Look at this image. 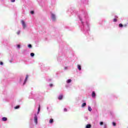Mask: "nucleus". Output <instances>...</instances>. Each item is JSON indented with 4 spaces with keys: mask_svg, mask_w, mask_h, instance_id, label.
<instances>
[{
    "mask_svg": "<svg viewBox=\"0 0 128 128\" xmlns=\"http://www.w3.org/2000/svg\"><path fill=\"white\" fill-rule=\"evenodd\" d=\"M18 108H20V106H17L14 107L15 110H18Z\"/></svg>",
    "mask_w": 128,
    "mask_h": 128,
    "instance_id": "2eb2a0df",
    "label": "nucleus"
},
{
    "mask_svg": "<svg viewBox=\"0 0 128 128\" xmlns=\"http://www.w3.org/2000/svg\"><path fill=\"white\" fill-rule=\"evenodd\" d=\"M2 120H3V122H6V120H8V118L6 117H3L2 118Z\"/></svg>",
    "mask_w": 128,
    "mask_h": 128,
    "instance_id": "0eeeda50",
    "label": "nucleus"
},
{
    "mask_svg": "<svg viewBox=\"0 0 128 128\" xmlns=\"http://www.w3.org/2000/svg\"><path fill=\"white\" fill-rule=\"evenodd\" d=\"M64 112H68V109H66V108H64Z\"/></svg>",
    "mask_w": 128,
    "mask_h": 128,
    "instance_id": "5701e85b",
    "label": "nucleus"
},
{
    "mask_svg": "<svg viewBox=\"0 0 128 128\" xmlns=\"http://www.w3.org/2000/svg\"><path fill=\"white\" fill-rule=\"evenodd\" d=\"M124 26V25L122 24H119V28H122Z\"/></svg>",
    "mask_w": 128,
    "mask_h": 128,
    "instance_id": "dca6fc26",
    "label": "nucleus"
},
{
    "mask_svg": "<svg viewBox=\"0 0 128 128\" xmlns=\"http://www.w3.org/2000/svg\"><path fill=\"white\" fill-rule=\"evenodd\" d=\"M28 48H32V44H29L28 45Z\"/></svg>",
    "mask_w": 128,
    "mask_h": 128,
    "instance_id": "aec40b11",
    "label": "nucleus"
},
{
    "mask_svg": "<svg viewBox=\"0 0 128 128\" xmlns=\"http://www.w3.org/2000/svg\"><path fill=\"white\" fill-rule=\"evenodd\" d=\"M86 106V103L84 102L82 105V108H84V106Z\"/></svg>",
    "mask_w": 128,
    "mask_h": 128,
    "instance_id": "9b49d317",
    "label": "nucleus"
},
{
    "mask_svg": "<svg viewBox=\"0 0 128 128\" xmlns=\"http://www.w3.org/2000/svg\"><path fill=\"white\" fill-rule=\"evenodd\" d=\"M30 12L32 14H34V12L33 10L31 11Z\"/></svg>",
    "mask_w": 128,
    "mask_h": 128,
    "instance_id": "412c9836",
    "label": "nucleus"
},
{
    "mask_svg": "<svg viewBox=\"0 0 128 128\" xmlns=\"http://www.w3.org/2000/svg\"><path fill=\"white\" fill-rule=\"evenodd\" d=\"M30 54L31 56H34V52L30 53Z\"/></svg>",
    "mask_w": 128,
    "mask_h": 128,
    "instance_id": "f3484780",
    "label": "nucleus"
},
{
    "mask_svg": "<svg viewBox=\"0 0 128 128\" xmlns=\"http://www.w3.org/2000/svg\"><path fill=\"white\" fill-rule=\"evenodd\" d=\"M12 2H16V0H10Z\"/></svg>",
    "mask_w": 128,
    "mask_h": 128,
    "instance_id": "bb28decb",
    "label": "nucleus"
},
{
    "mask_svg": "<svg viewBox=\"0 0 128 128\" xmlns=\"http://www.w3.org/2000/svg\"><path fill=\"white\" fill-rule=\"evenodd\" d=\"M113 22H118V20H116V18H114Z\"/></svg>",
    "mask_w": 128,
    "mask_h": 128,
    "instance_id": "6ab92c4d",
    "label": "nucleus"
},
{
    "mask_svg": "<svg viewBox=\"0 0 128 128\" xmlns=\"http://www.w3.org/2000/svg\"><path fill=\"white\" fill-rule=\"evenodd\" d=\"M28 75H26V78H25L24 82V83L23 84H26V80H28Z\"/></svg>",
    "mask_w": 128,
    "mask_h": 128,
    "instance_id": "39448f33",
    "label": "nucleus"
},
{
    "mask_svg": "<svg viewBox=\"0 0 128 128\" xmlns=\"http://www.w3.org/2000/svg\"><path fill=\"white\" fill-rule=\"evenodd\" d=\"M50 124H53L54 123V119H50L49 121Z\"/></svg>",
    "mask_w": 128,
    "mask_h": 128,
    "instance_id": "f8f14e48",
    "label": "nucleus"
},
{
    "mask_svg": "<svg viewBox=\"0 0 128 128\" xmlns=\"http://www.w3.org/2000/svg\"><path fill=\"white\" fill-rule=\"evenodd\" d=\"M88 110H89V112H92V108H90V106H88Z\"/></svg>",
    "mask_w": 128,
    "mask_h": 128,
    "instance_id": "4468645a",
    "label": "nucleus"
},
{
    "mask_svg": "<svg viewBox=\"0 0 128 128\" xmlns=\"http://www.w3.org/2000/svg\"><path fill=\"white\" fill-rule=\"evenodd\" d=\"M78 70H82V67H81L80 65H78Z\"/></svg>",
    "mask_w": 128,
    "mask_h": 128,
    "instance_id": "9d476101",
    "label": "nucleus"
},
{
    "mask_svg": "<svg viewBox=\"0 0 128 128\" xmlns=\"http://www.w3.org/2000/svg\"><path fill=\"white\" fill-rule=\"evenodd\" d=\"M17 47H18V48H20V45L18 44V45L17 46Z\"/></svg>",
    "mask_w": 128,
    "mask_h": 128,
    "instance_id": "a878e982",
    "label": "nucleus"
},
{
    "mask_svg": "<svg viewBox=\"0 0 128 128\" xmlns=\"http://www.w3.org/2000/svg\"><path fill=\"white\" fill-rule=\"evenodd\" d=\"M62 98H64V95L61 94V95L59 96L58 98V100H62Z\"/></svg>",
    "mask_w": 128,
    "mask_h": 128,
    "instance_id": "20e7f679",
    "label": "nucleus"
},
{
    "mask_svg": "<svg viewBox=\"0 0 128 128\" xmlns=\"http://www.w3.org/2000/svg\"><path fill=\"white\" fill-rule=\"evenodd\" d=\"M21 22L22 24V26L24 28H26V23L24 22V20H22L21 21Z\"/></svg>",
    "mask_w": 128,
    "mask_h": 128,
    "instance_id": "f257e3e1",
    "label": "nucleus"
},
{
    "mask_svg": "<svg viewBox=\"0 0 128 128\" xmlns=\"http://www.w3.org/2000/svg\"><path fill=\"white\" fill-rule=\"evenodd\" d=\"M52 18L53 20H56V15L54 14H52Z\"/></svg>",
    "mask_w": 128,
    "mask_h": 128,
    "instance_id": "7ed1b4c3",
    "label": "nucleus"
},
{
    "mask_svg": "<svg viewBox=\"0 0 128 128\" xmlns=\"http://www.w3.org/2000/svg\"><path fill=\"white\" fill-rule=\"evenodd\" d=\"M40 106H39L38 108V111L37 112V114H40Z\"/></svg>",
    "mask_w": 128,
    "mask_h": 128,
    "instance_id": "1a4fd4ad",
    "label": "nucleus"
},
{
    "mask_svg": "<svg viewBox=\"0 0 128 128\" xmlns=\"http://www.w3.org/2000/svg\"><path fill=\"white\" fill-rule=\"evenodd\" d=\"M50 88H52V84H50Z\"/></svg>",
    "mask_w": 128,
    "mask_h": 128,
    "instance_id": "c85d7f7f",
    "label": "nucleus"
},
{
    "mask_svg": "<svg viewBox=\"0 0 128 128\" xmlns=\"http://www.w3.org/2000/svg\"><path fill=\"white\" fill-rule=\"evenodd\" d=\"M92 128V125H90V124H88L86 126V128Z\"/></svg>",
    "mask_w": 128,
    "mask_h": 128,
    "instance_id": "6e6552de",
    "label": "nucleus"
},
{
    "mask_svg": "<svg viewBox=\"0 0 128 128\" xmlns=\"http://www.w3.org/2000/svg\"><path fill=\"white\" fill-rule=\"evenodd\" d=\"M34 122L36 124H38V116H36V115H35L34 117Z\"/></svg>",
    "mask_w": 128,
    "mask_h": 128,
    "instance_id": "f03ea898",
    "label": "nucleus"
},
{
    "mask_svg": "<svg viewBox=\"0 0 128 128\" xmlns=\"http://www.w3.org/2000/svg\"><path fill=\"white\" fill-rule=\"evenodd\" d=\"M92 98H96V92H92Z\"/></svg>",
    "mask_w": 128,
    "mask_h": 128,
    "instance_id": "423d86ee",
    "label": "nucleus"
},
{
    "mask_svg": "<svg viewBox=\"0 0 128 128\" xmlns=\"http://www.w3.org/2000/svg\"><path fill=\"white\" fill-rule=\"evenodd\" d=\"M112 124H113L114 126H116V124L114 122H112Z\"/></svg>",
    "mask_w": 128,
    "mask_h": 128,
    "instance_id": "a211bd4d",
    "label": "nucleus"
},
{
    "mask_svg": "<svg viewBox=\"0 0 128 128\" xmlns=\"http://www.w3.org/2000/svg\"><path fill=\"white\" fill-rule=\"evenodd\" d=\"M126 26H127L126 24L123 26H124L125 28H126Z\"/></svg>",
    "mask_w": 128,
    "mask_h": 128,
    "instance_id": "cd10ccee",
    "label": "nucleus"
},
{
    "mask_svg": "<svg viewBox=\"0 0 128 128\" xmlns=\"http://www.w3.org/2000/svg\"><path fill=\"white\" fill-rule=\"evenodd\" d=\"M67 84H70V82H72V80L70 79H68V80H67Z\"/></svg>",
    "mask_w": 128,
    "mask_h": 128,
    "instance_id": "ddd939ff",
    "label": "nucleus"
},
{
    "mask_svg": "<svg viewBox=\"0 0 128 128\" xmlns=\"http://www.w3.org/2000/svg\"><path fill=\"white\" fill-rule=\"evenodd\" d=\"M102 124H104V122H100V126H102Z\"/></svg>",
    "mask_w": 128,
    "mask_h": 128,
    "instance_id": "4be33fe9",
    "label": "nucleus"
},
{
    "mask_svg": "<svg viewBox=\"0 0 128 128\" xmlns=\"http://www.w3.org/2000/svg\"><path fill=\"white\" fill-rule=\"evenodd\" d=\"M115 18H118V16H115Z\"/></svg>",
    "mask_w": 128,
    "mask_h": 128,
    "instance_id": "7c9ffc66",
    "label": "nucleus"
},
{
    "mask_svg": "<svg viewBox=\"0 0 128 128\" xmlns=\"http://www.w3.org/2000/svg\"><path fill=\"white\" fill-rule=\"evenodd\" d=\"M104 128H106V125H104Z\"/></svg>",
    "mask_w": 128,
    "mask_h": 128,
    "instance_id": "c756f323",
    "label": "nucleus"
},
{
    "mask_svg": "<svg viewBox=\"0 0 128 128\" xmlns=\"http://www.w3.org/2000/svg\"><path fill=\"white\" fill-rule=\"evenodd\" d=\"M0 66H2L4 64V63L2 62H0Z\"/></svg>",
    "mask_w": 128,
    "mask_h": 128,
    "instance_id": "393cba45",
    "label": "nucleus"
},
{
    "mask_svg": "<svg viewBox=\"0 0 128 128\" xmlns=\"http://www.w3.org/2000/svg\"><path fill=\"white\" fill-rule=\"evenodd\" d=\"M16 34H20V31H18Z\"/></svg>",
    "mask_w": 128,
    "mask_h": 128,
    "instance_id": "b1692460",
    "label": "nucleus"
}]
</instances>
